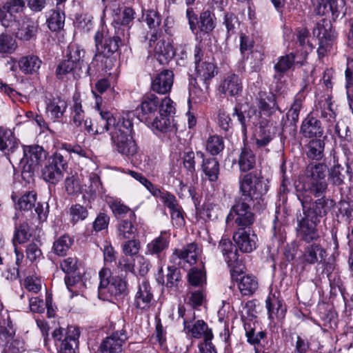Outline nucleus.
<instances>
[{
	"label": "nucleus",
	"instance_id": "5fc2aeb1",
	"mask_svg": "<svg viewBox=\"0 0 353 353\" xmlns=\"http://www.w3.org/2000/svg\"><path fill=\"white\" fill-rule=\"evenodd\" d=\"M325 143L321 139L312 140L309 143L307 156L316 160H320L323 156Z\"/></svg>",
	"mask_w": 353,
	"mask_h": 353
},
{
	"label": "nucleus",
	"instance_id": "09e8293b",
	"mask_svg": "<svg viewBox=\"0 0 353 353\" xmlns=\"http://www.w3.org/2000/svg\"><path fill=\"white\" fill-rule=\"evenodd\" d=\"M64 187L68 195H77L82 191V185L77 174L67 176L64 181Z\"/></svg>",
	"mask_w": 353,
	"mask_h": 353
},
{
	"label": "nucleus",
	"instance_id": "bb28decb",
	"mask_svg": "<svg viewBox=\"0 0 353 353\" xmlns=\"http://www.w3.org/2000/svg\"><path fill=\"white\" fill-rule=\"evenodd\" d=\"M326 256L325 249L319 243H314L304 248L301 259L303 263L312 265L324 262Z\"/></svg>",
	"mask_w": 353,
	"mask_h": 353
},
{
	"label": "nucleus",
	"instance_id": "0e129e2a",
	"mask_svg": "<svg viewBox=\"0 0 353 353\" xmlns=\"http://www.w3.org/2000/svg\"><path fill=\"white\" fill-rule=\"evenodd\" d=\"M110 208L112 209V212L116 216H124L128 214L129 218L130 219H136V215L133 210H132L127 205L122 203L121 201H114L112 203Z\"/></svg>",
	"mask_w": 353,
	"mask_h": 353
},
{
	"label": "nucleus",
	"instance_id": "13d9d810",
	"mask_svg": "<svg viewBox=\"0 0 353 353\" xmlns=\"http://www.w3.org/2000/svg\"><path fill=\"white\" fill-rule=\"evenodd\" d=\"M224 148L222 137L218 135L210 136L206 143V150L212 154L216 155Z\"/></svg>",
	"mask_w": 353,
	"mask_h": 353
},
{
	"label": "nucleus",
	"instance_id": "5701e85b",
	"mask_svg": "<svg viewBox=\"0 0 353 353\" xmlns=\"http://www.w3.org/2000/svg\"><path fill=\"white\" fill-rule=\"evenodd\" d=\"M174 83V72L170 70H163L151 79V89L160 94H166L172 89Z\"/></svg>",
	"mask_w": 353,
	"mask_h": 353
},
{
	"label": "nucleus",
	"instance_id": "338daca9",
	"mask_svg": "<svg viewBox=\"0 0 353 353\" xmlns=\"http://www.w3.org/2000/svg\"><path fill=\"white\" fill-rule=\"evenodd\" d=\"M122 251L126 256H133L139 254L141 249V242L136 238L124 240Z\"/></svg>",
	"mask_w": 353,
	"mask_h": 353
},
{
	"label": "nucleus",
	"instance_id": "dca6fc26",
	"mask_svg": "<svg viewBox=\"0 0 353 353\" xmlns=\"http://www.w3.org/2000/svg\"><path fill=\"white\" fill-rule=\"evenodd\" d=\"M15 331L12 325H0V347L3 353H21L23 346L20 341L14 339Z\"/></svg>",
	"mask_w": 353,
	"mask_h": 353
},
{
	"label": "nucleus",
	"instance_id": "052dcab7",
	"mask_svg": "<svg viewBox=\"0 0 353 353\" xmlns=\"http://www.w3.org/2000/svg\"><path fill=\"white\" fill-rule=\"evenodd\" d=\"M320 103H323V108L321 110V117L324 119L329 125H333L336 122V113L332 108V103L329 99L322 101Z\"/></svg>",
	"mask_w": 353,
	"mask_h": 353
},
{
	"label": "nucleus",
	"instance_id": "f257e3e1",
	"mask_svg": "<svg viewBox=\"0 0 353 353\" xmlns=\"http://www.w3.org/2000/svg\"><path fill=\"white\" fill-rule=\"evenodd\" d=\"M268 186L263 178L252 172L239 177L240 196L235 199V203L226 217V222L234 221L237 226L248 228L255 221L252 212V205H261L263 196L267 193Z\"/></svg>",
	"mask_w": 353,
	"mask_h": 353
},
{
	"label": "nucleus",
	"instance_id": "2f4dec72",
	"mask_svg": "<svg viewBox=\"0 0 353 353\" xmlns=\"http://www.w3.org/2000/svg\"><path fill=\"white\" fill-rule=\"evenodd\" d=\"M183 324L184 332L190 334L193 338L199 339L203 336L205 339L208 333H212L210 330H208V325L203 320L194 321V320L185 319Z\"/></svg>",
	"mask_w": 353,
	"mask_h": 353
},
{
	"label": "nucleus",
	"instance_id": "69168bd1",
	"mask_svg": "<svg viewBox=\"0 0 353 353\" xmlns=\"http://www.w3.org/2000/svg\"><path fill=\"white\" fill-rule=\"evenodd\" d=\"M32 236L30 228L27 223H23L16 228L13 241L19 243L26 242Z\"/></svg>",
	"mask_w": 353,
	"mask_h": 353
},
{
	"label": "nucleus",
	"instance_id": "2eb2a0df",
	"mask_svg": "<svg viewBox=\"0 0 353 353\" xmlns=\"http://www.w3.org/2000/svg\"><path fill=\"white\" fill-rule=\"evenodd\" d=\"M0 150L8 157L10 163L20 159L21 150L19 141L11 130H0Z\"/></svg>",
	"mask_w": 353,
	"mask_h": 353
},
{
	"label": "nucleus",
	"instance_id": "39448f33",
	"mask_svg": "<svg viewBox=\"0 0 353 353\" xmlns=\"http://www.w3.org/2000/svg\"><path fill=\"white\" fill-rule=\"evenodd\" d=\"M67 169L68 161L60 152H56L47 159L41 169V176L46 182L56 185L62 180Z\"/></svg>",
	"mask_w": 353,
	"mask_h": 353
},
{
	"label": "nucleus",
	"instance_id": "72a5a7b5",
	"mask_svg": "<svg viewBox=\"0 0 353 353\" xmlns=\"http://www.w3.org/2000/svg\"><path fill=\"white\" fill-rule=\"evenodd\" d=\"M136 219H126L120 221L117 227V237L119 241L136 238L138 230L134 225Z\"/></svg>",
	"mask_w": 353,
	"mask_h": 353
},
{
	"label": "nucleus",
	"instance_id": "423d86ee",
	"mask_svg": "<svg viewBox=\"0 0 353 353\" xmlns=\"http://www.w3.org/2000/svg\"><path fill=\"white\" fill-rule=\"evenodd\" d=\"M80 331L75 327L55 329L52 332L54 345L59 353H75L78 347Z\"/></svg>",
	"mask_w": 353,
	"mask_h": 353
},
{
	"label": "nucleus",
	"instance_id": "6e6552de",
	"mask_svg": "<svg viewBox=\"0 0 353 353\" xmlns=\"http://www.w3.org/2000/svg\"><path fill=\"white\" fill-rule=\"evenodd\" d=\"M102 99L96 97L95 108L99 112V117L92 123L90 120L86 119L84 123V128L88 132L93 134H101L109 130L112 127L114 130V126L117 125L116 120L113 114L108 110L101 108Z\"/></svg>",
	"mask_w": 353,
	"mask_h": 353
},
{
	"label": "nucleus",
	"instance_id": "473e14b6",
	"mask_svg": "<svg viewBox=\"0 0 353 353\" xmlns=\"http://www.w3.org/2000/svg\"><path fill=\"white\" fill-rule=\"evenodd\" d=\"M196 77L195 79L199 80L206 85V88L209 89L210 81L217 73L216 67L214 63L205 60V61L198 63L195 66Z\"/></svg>",
	"mask_w": 353,
	"mask_h": 353
},
{
	"label": "nucleus",
	"instance_id": "9d476101",
	"mask_svg": "<svg viewBox=\"0 0 353 353\" xmlns=\"http://www.w3.org/2000/svg\"><path fill=\"white\" fill-rule=\"evenodd\" d=\"M160 99L154 94H147L142 98L139 106L136 109L138 119L144 123H151L159 111Z\"/></svg>",
	"mask_w": 353,
	"mask_h": 353
},
{
	"label": "nucleus",
	"instance_id": "393cba45",
	"mask_svg": "<svg viewBox=\"0 0 353 353\" xmlns=\"http://www.w3.org/2000/svg\"><path fill=\"white\" fill-rule=\"evenodd\" d=\"M13 29L11 32L16 37L23 41H29L36 36L38 30V24L31 19L24 17L19 21V26Z\"/></svg>",
	"mask_w": 353,
	"mask_h": 353
},
{
	"label": "nucleus",
	"instance_id": "603ef678",
	"mask_svg": "<svg viewBox=\"0 0 353 353\" xmlns=\"http://www.w3.org/2000/svg\"><path fill=\"white\" fill-rule=\"evenodd\" d=\"M265 303L270 319H274V316H283L284 310L282 307V304L275 296L268 297L265 301Z\"/></svg>",
	"mask_w": 353,
	"mask_h": 353
},
{
	"label": "nucleus",
	"instance_id": "680f3d73",
	"mask_svg": "<svg viewBox=\"0 0 353 353\" xmlns=\"http://www.w3.org/2000/svg\"><path fill=\"white\" fill-rule=\"evenodd\" d=\"M188 281L191 285L203 287L205 283V273L201 269L192 268L188 273Z\"/></svg>",
	"mask_w": 353,
	"mask_h": 353
},
{
	"label": "nucleus",
	"instance_id": "f8f14e48",
	"mask_svg": "<svg viewBox=\"0 0 353 353\" xmlns=\"http://www.w3.org/2000/svg\"><path fill=\"white\" fill-rule=\"evenodd\" d=\"M301 218H297L296 233L298 237L306 242L317 241L320 236L316 229L319 221L309 217L306 214L303 216L300 215Z\"/></svg>",
	"mask_w": 353,
	"mask_h": 353
},
{
	"label": "nucleus",
	"instance_id": "412c9836",
	"mask_svg": "<svg viewBox=\"0 0 353 353\" xmlns=\"http://www.w3.org/2000/svg\"><path fill=\"white\" fill-rule=\"evenodd\" d=\"M128 335L123 327L114 332L110 336L106 337L100 345L101 353H121L122 346L128 340Z\"/></svg>",
	"mask_w": 353,
	"mask_h": 353
},
{
	"label": "nucleus",
	"instance_id": "c03bdc74",
	"mask_svg": "<svg viewBox=\"0 0 353 353\" xmlns=\"http://www.w3.org/2000/svg\"><path fill=\"white\" fill-rule=\"evenodd\" d=\"M64 23L65 14L63 9H57L51 11L47 19L48 26L51 31H59L63 28Z\"/></svg>",
	"mask_w": 353,
	"mask_h": 353
},
{
	"label": "nucleus",
	"instance_id": "f704fd0d",
	"mask_svg": "<svg viewBox=\"0 0 353 353\" xmlns=\"http://www.w3.org/2000/svg\"><path fill=\"white\" fill-rule=\"evenodd\" d=\"M68 104L64 99L60 97L52 99L47 104L46 111L48 117L54 121H58L63 117Z\"/></svg>",
	"mask_w": 353,
	"mask_h": 353
},
{
	"label": "nucleus",
	"instance_id": "1a4fd4ad",
	"mask_svg": "<svg viewBox=\"0 0 353 353\" xmlns=\"http://www.w3.org/2000/svg\"><path fill=\"white\" fill-rule=\"evenodd\" d=\"M281 121L270 119H262L259 123V126L255 134V143L256 148L261 150H264L266 153L270 152L267 146L275 138L278 124Z\"/></svg>",
	"mask_w": 353,
	"mask_h": 353
},
{
	"label": "nucleus",
	"instance_id": "7c9ffc66",
	"mask_svg": "<svg viewBox=\"0 0 353 353\" xmlns=\"http://www.w3.org/2000/svg\"><path fill=\"white\" fill-rule=\"evenodd\" d=\"M196 159L202 160V170L208 177V179L212 182L218 179L219 174V164L216 158H205L203 152L199 151L196 152Z\"/></svg>",
	"mask_w": 353,
	"mask_h": 353
},
{
	"label": "nucleus",
	"instance_id": "e433bc0d",
	"mask_svg": "<svg viewBox=\"0 0 353 353\" xmlns=\"http://www.w3.org/2000/svg\"><path fill=\"white\" fill-rule=\"evenodd\" d=\"M42 63L39 57L30 54L21 57L19 61V67L21 72L28 74L37 73Z\"/></svg>",
	"mask_w": 353,
	"mask_h": 353
},
{
	"label": "nucleus",
	"instance_id": "774afa93",
	"mask_svg": "<svg viewBox=\"0 0 353 353\" xmlns=\"http://www.w3.org/2000/svg\"><path fill=\"white\" fill-rule=\"evenodd\" d=\"M223 23L227 30V38L236 33L240 24L238 17L233 13L225 14Z\"/></svg>",
	"mask_w": 353,
	"mask_h": 353
},
{
	"label": "nucleus",
	"instance_id": "79ce46f5",
	"mask_svg": "<svg viewBox=\"0 0 353 353\" xmlns=\"http://www.w3.org/2000/svg\"><path fill=\"white\" fill-rule=\"evenodd\" d=\"M238 287L242 295L250 296L257 290L258 281L253 275H244L239 279Z\"/></svg>",
	"mask_w": 353,
	"mask_h": 353
},
{
	"label": "nucleus",
	"instance_id": "cd10ccee",
	"mask_svg": "<svg viewBox=\"0 0 353 353\" xmlns=\"http://www.w3.org/2000/svg\"><path fill=\"white\" fill-rule=\"evenodd\" d=\"M170 244V234L166 232H161L160 235L146 245L145 254L154 255L161 258V255L168 249Z\"/></svg>",
	"mask_w": 353,
	"mask_h": 353
},
{
	"label": "nucleus",
	"instance_id": "58836bf2",
	"mask_svg": "<svg viewBox=\"0 0 353 353\" xmlns=\"http://www.w3.org/2000/svg\"><path fill=\"white\" fill-rule=\"evenodd\" d=\"M240 171L246 172L252 170L256 165V157L251 149L242 148L238 159Z\"/></svg>",
	"mask_w": 353,
	"mask_h": 353
},
{
	"label": "nucleus",
	"instance_id": "a19ab883",
	"mask_svg": "<svg viewBox=\"0 0 353 353\" xmlns=\"http://www.w3.org/2000/svg\"><path fill=\"white\" fill-rule=\"evenodd\" d=\"M81 70V66L67 59L59 64L56 70V74L59 79H63L65 75L72 74L74 78L76 79L80 76Z\"/></svg>",
	"mask_w": 353,
	"mask_h": 353
},
{
	"label": "nucleus",
	"instance_id": "6ab92c4d",
	"mask_svg": "<svg viewBox=\"0 0 353 353\" xmlns=\"http://www.w3.org/2000/svg\"><path fill=\"white\" fill-rule=\"evenodd\" d=\"M305 59L306 54L301 59H298L297 57L292 52L279 57L277 62L274 65L275 72L274 79L280 81L287 72L292 69L294 70L296 65L302 66Z\"/></svg>",
	"mask_w": 353,
	"mask_h": 353
},
{
	"label": "nucleus",
	"instance_id": "c756f323",
	"mask_svg": "<svg viewBox=\"0 0 353 353\" xmlns=\"http://www.w3.org/2000/svg\"><path fill=\"white\" fill-rule=\"evenodd\" d=\"M243 90L242 81L239 75L236 74H228L221 82L219 90L228 96H237Z\"/></svg>",
	"mask_w": 353,
	"mask_h": 353
},
{
	"label": "nucleus",
	"instance_id": "0eeeda50",
	"mask_svg": "<svg viewBox=\"0 0 353 353\" xmlns=\"http://www.w3.org/2000/svg\"><path fill=\"white\" fill-rule=\"evenodd\" d=\"M328 184L325 179L316 181H302L299 179L295 183V190L297 199L300 201L302 208H305V204H309L312 201L310 195L314 197H319L327 192Z\"/></svg>",
	"mask_w": 353,
	"mask_h": 353
},
{
	"label": "nucleus",
	"instance_id": "a18cd8bd",
	"mask_svg": "<svg viewBox=\"0 0 353 353\" xmlns=\"http://www.w3.org/2000/svg\"><path fill=\"white\" fill-rule=\"evenodd\" d=\"M146 124L152 130L161 132H166L172 128L170 117L163 114H159V117L156 115L154 119H151V123H146Z\"/></svg>",
	"mask_w": 353,
	"mask_h": 353
},
{
	"label": "nucleus",
	"instance_id": "c85d7f7f",
	"mask_svg": "<svg viewBox=\"0 0 353 353\" xmlns=\"http://www.w3.org/2000/svg\"><path fill=\"white\" fill-rule=\"evenodd\" d=\"M300 132L306 138L321 137L323 129L320 121L310 113L303 120Z\"/></svg>",
	"mask_w": 353,
	"mask_h": 353
},
{
	"label": "nucleus",
	"instance_id": "8fccbe9b",
	"mask_svg": "<svg viewBox=\"0 0 353 353\" xmlns=\"http://www.w3.org/2000/svg\"><path fill=\"white\" fill-rule=\"evenodd\" d=\"M36 200V194L34 192H28L20 197L16 204V207L20 210H31L32 212V209L35 205Z\"/></svg>",
	"mask_w": 353,
	"mask_h": 353
},
{
	"label": "nucleus",
	"instance_id": "a878e982",
	"mask_svg": "<svg viewBox=\"0 0 353 353\" xmlns=\"http://www.w3.org/2000/svg\"><path fill=\"white\" fill-rule=\"evenodd\" d=\"M161 38L158 39L152 48L149 46V48L150 51H153L158 61L161 64H165L174 57L175 50L169 41H165Z\"/></svg>",
	"mask_w": 353,
	"mask_h": 353
},
{
	"label": "nucleus",
	"instance_id": "c9c22d12",
	"mask_svg": "<svg viewBox=\"0 0 353 353\" xmlns=\"http://www.w3.org/2000/svg\"><path fill=\"white\" fill-rule=\"evenodd\" d=\"M307 85L304 84L301 90L294 96L293 103L287 113V117L295 124L299 118V112L303 108V103L307 92Z\"/></svg>",
	"mask_w": 353,
	"mask_h": 353
},
{
	"label": "nucleus",
	"instance_id": "ea45409f",
	"mask_svg": "<svg viewBox=\"0 0 353 353\" xmlns=\"http://www.w3.org/2000/svg\"><path fill=\"white\" fill-rule=\"evenodd\" d=\"M327 166L324 163H311L305 168L304 181L325 179Z\"/></svg>",
	"mask_w": 353,
	"mask_h": 353
},
{
	"label": "nucleus",
	"instance_id": "f03ea898",
	"mask_svg": "<svg viewBox=\"0 0 353 353\" xmlns=\"http://www.w3.org/2000/svg\"><path fill=\"white\" fill-rule=\"evenodd\" d=\"M133 123L127 117H121L117 122L114 130L110 132L111 141L115 150L128 159L134 157L138 152V146L132 137Z\"/></svg>",
	"mask_w": 353,
	"mask_h": 353
},
{
	"label": "nucleus",
	"instance_id": "6e6d98bb",
	"mask_svg": "<svg viewBox=\"0 0 353 353\" xmlns=\"http://www.w3.org/2000/svg\"><path fill=\"white\" fill-rule=\"evenodd\" d=\"M3 8H0V21L3 26L10 28L11 32L13 29H16L19 26L20 19L9 12H5Z\"/></svg>",
	"mask_w": 353,
	"mask_h": 353
},
{
	"label": "nucleus",
	"instance_id": "b1692460",
	"mask_svg": "<svg viewBox=\"0 0 353 353\" xmlns=\"http://www.w3.org/2000/svg\"><path fill=\"white\" fill-rule=\"evenodd\" d=\"M201 253V249L198 244L191 243L182 249H176L171 256V259L178 265H181V261L193 265L196 263Z\"/></svg>",
	"mask_w": 353,
	"mask_h": 353
},
{
	"label": "nucleus",
	"instance_id": "4d7b16f0",
	"mask_svg": "<svg viewBox=\"0 0 353 353\" xmlns=\"http://www.w3.org/2000/svg\"><path fill=\"white\" fill-rule=\"evenodd\" d=\"M25 7V3L23 0H10L7 1L2 8H4L6 12H9L14 15H15L19 19H22L24 17L23 16V11Z\"/></svg>",
	"mask_w": 353,
	"mask_h": 353
},
{
	"label": "nucleus",
	"instance_id": "4c0bfd02",
	"mask_svg": "<svg viewBox=\"0 0 353 353\" xmlns=\"http://www.w3.org/2000/svg\"><path fill=\"white\" fill-rule=\"evenodd\" d=\"M73 104L71 107L72 110V121L76 127H84L85 112L82 108L81 101L79 93H75L72 97Z\"/></svg>",
	"mask_w": 353,
	"mask_h": 353
},
{
	"label": "nucleus",
	"instance_id": "f3484780",
	"mask_svg": "<svg viewBox=\"0 0 353 353\" xmlns=\"http://www.w3.org/2000/svg\"><path fill=\"white\" fill-rule=\"evenodd\" d=\"M334 200L323 196L309 204H305L303 208V214L309 217L319 221L325 216L334 206Z\"/></svg>",
	"mask_w": 353,
	"mask_h": 353
},
{
	"label": "nucleus",
	"instance_id": "49530a36",
	"mask_svg": "<svg viewBox=\"0 0 353 353\" xmlns=\"http://www.w3.org/2000/svg\"><path fill=\"white\" fill-rule=\"evenodd\" d=\"M344 0H320V6H323L324 8H329L332 15L338 17L340 14H345Z\"/></svg>",
	"mask_w": 353,
	"mask_h": 353
},
{
	"label": "nucleus",
	"instance_id": "4be33fe9",
	"mask_svg": "<svg viewBox=\"0 0 353 353\" xmlns=\"http://www.w3.org/2000/svg\"><path fill=\"white\" fill-rule=\"evenodd\" d=\"M154 303L152 287L148 281L143 280L139 283L134 305L139 310L148 311L154 305Z\"/></svg>",
	"mask_w": 353,
	"mask_h": 353
},
{
	"label": "nucleus",
	"instance_id": "20e7f679",
	"mask_svg": "<svg viewBox=\"0 0 353 353\" xmlns=\"http://www.w3.org/2000/svg\"><path fill=\"white\" fill-rule=\"evenodd\" d=\"M23 158L20 159L22 176L31 178L40 163L47 158V152L40 145H32L24 146Z\"/></svg>",
	"mask_w": 353,
	"mask_h": 353
},
{
	"label": "nucleus",
	"instance_id": "ddd939ff",
	"mask_svg": "<svg viewBox=\"0 0 353 353\" xmlns=\"http://www.w3.org/2000/svg\"><path fill=\"white\" fill-rule=\"evenodd\" d=\"M236 248L243 253H250L257 247L258 238L250 228H239L233 234Z\"/></svg>",
	"mask_w": 353,
	"mask_h": 353
},
{
	"label": "nucleus",
	"instance_id": "aec40b11",
	"mask_svg": "<svg viewBox=\"0 0 353 353\" xmlns=\"http://www.w3.org/2000/svg\"><path fill=\"white\" fill-rule=\"evenodd\" d=\"M313 34L319 40L317 50L319 56L323 57L332 48L336 38L335 31L331 27L326 28L323 24L318 23L313 30Z\"/></svg>",
	"mask_w": 353,
	"mask_h": 353
},
{
	"label": "nucleus",
	"instance_id": "7ed1b4c3",
	"mask_svg": "<svg viewBox=\"0 0 353 353\" xmlns=\"http://www.w3.org/2000/svg\"><path fill=\"white\" fill-rule=\"evenodd\" d=\"M124 28H119L115 35H110L104 28L94 35V41L98 53L102 54L108 61V57L117 52L120 45L125 44L129 39V33H125Z\"/></svg>",
	"mask_w": 353,
	"mask_h": 353
},
{
	"label": "nucleus",
	"instance_id": "3c124183",
	"mask_svg": "<svg viewBox=\"0 0 353 353\" xmlns=\"http://www.w3.org/2000/svg\"><path fill=\"white\" fill-rule=\"evenodd\" d=\"M214 14L210 10L202 12L199 17V28L201 32L209 33L215 28L214 21Z\"/></svg>",
	"mask_w": 353,
	"mask_h": 353
},
{
	"label": "nucleus",
	"instance_id": "a211bd4d",
	"mask_svg": "<svg viewBox=\"0 0 353 353\" xmlns=\"http://www.w3.org/2000/svg\"><path fill=\"white\" fill-rule=\"evenodd\" d=\"M143 18L150 29L145 39L149 40L148 45L152 48L158 39L161 37L162 31L160 26L162 17L157 11L148 10L143 13Z\"/></svg>",
	"mask_w": 353,
	"mask_h": 353
},
{
	"label": "nucleus",
	"instance_id": "bf43d9fd",
	"mask_svg": "<svg viewBox=\"0 0 353 353\" xmlns=\"http://www.w3.org/2000/svg\"><path fill=\"white\" fill-rule=\"evenodd\" d=\"M132 177L139 181L145 188L154 196H158L161 194V190L156 185L152 184L142 174L135 171L129 170L128 172Z\"/></svg>",
	"mask_w": 353,
	"mask_h": 353
},
{
	"label": "nucleus",
	"instance_id": "864d4df0",
	"mask_svg": "<svg viewBox=\"0 0 353 353\" xmlns=\"http://www.w3.org/2000/svg\"><path fill=\"white\" fill-rule=\"evenodd\" d=\"M344 168L339 164L334 165L328 172V179L333 185L339 186L344 183L345 178Z\"/></svg>",
	"mask_w": 353,
	"mask_h": 353
},
{
	"label": "nucleus",
	"instance_id": "4468645a",
	"mask_svg": "<svg viewBox=\"0 0 353 353\" xmlns=\"http://www.w3.org/2000/svg\"><path fill=\"white\" fill-rule=\"evenodd\" d=\"M257 100V106L260 114L268 117L274 116V120H278V117L280 119L281 116L282 119L283 118L281 109L277 104L276 96L273 93L259 92Z\"/></svg>",
	"mask_w": 353,
	"mask_h": 353
},
{
	"label": "nucleus",
	"instance_id": "37998d69",
	"mask_svg": "<svg viewBox=\"0 0 353 353\" xmlns=\"http://www.w3.org/2000/svg\"><path fill=\"white\" fill-rule=\"evenodd\" d=\"M88 208H91V206H89L88 204L84 206L79 203L72 205L69 208L70 223L72 225H75L79 221L86 219L89 215Z\"/></svg>",
	"mask_w": 353,
	"mask_h": 353
},
{
	"label": "nucleus",
	"instance_id": "e2e57ef3",
	"mask_svg": "<svg viewBox=\"0 0 353 353\" xmlns=\"http://www.w3.org/2000/svg\"><path fill=\"white\" fill-rule=\"evenodd\" d=\"M85 51L77 44H70L68 46V53L67 57L70 61L76 63L77 65L82 68Z\"/></svg>",
	"mask_w": 353,
	"mask_h": 353
},
{
	"label": "nucleus",
	"instance_id": "de8ad7c7",
	"mask_svg": "<svg viewBox=\"0 0 353 353\" xmlns=\"http://www.w3.org/2000/svg\"><path fill=\"white\" fill-rule=\"evenodd\" d=\"M73 240L67 234L58 238L53 244L54 253L59 256H64L72 245Z\"/></svg>",
	"mask_w": 353,
	"mask_h": 353
},
{
	"label": "nucleus",
	"instance_id": "9b49d317",
	"mask_svg": "<svg viewBox=\"0 0 353 353\" xmlns=\"http://www.w3.org/2000/svg\"><path fill=\"white\" fill-rule=\"evenodd\" d=\"M219 249L225 257V261L230 268V272L232 279L239 280L236 278L243 270L241 265L238 260V254L236 249H234L232 243L230 239H222L219 245Z\"/></svg>",
	"mask_w": 353,
	"mask_h": 353
}]
</instances>
